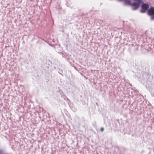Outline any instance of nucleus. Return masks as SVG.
<instances>
[{
    "label": "nucleus",
    "mask_w": 154,
    "mask_h": 154,
    "mask_svg": "<svg viewBox=\"0 0 154 154\" xmlns=\"http://www.w3.org/2000/svg\"><path fill=\"white\" fill-rule=\"evenodd\" d=\"M149 7V6L148 4L145 3H143L141 6L140 12L142 13H145L148 10Z\"/></svg>",
    "instance_id": "f257e3e1"
},
{
    "label": "nucleus",
    "mask_w": 154,
    "mask_h": 154,
    "mask_svg": "<svg viewBox=\"0 0 154 154\" xmlns=\"http://www.w3.org/2000/svg\"><path fill=\"white\" fill-rule=\"evenodd\" d=\"M147 13L148 15L151 16V20L154 19V8L151 7L147 10Z\"/></svg>",
    "instance_id": "f03ea898"
},
{
    "label": "nucleus",
    "mask_w": 154,
    "mask_h": 154,
    "mask_svg": "<svg viewBox=\"0 0 154 154\" xmlns=\"http://www.w3.org/2000/svg\"><path fill=\"white\" fill-rule=\"evenodd\" d=\"M132 9L135 10L137 9L139 7V5L137 2H134L131 4Z\"/></svg>",
    "instance_id": "7ed1b4c3"
},
{
    "label": "nucleus",
    "mask_w": 154,
    "mask_h": 154,
    "mask_svg": "<svg viewBox=\"0 0 154 154\" xmlns=\"http://www.w3.org/2000/svg\"><path fill=\"white\" fill-rule=\"evenodd\" d=\"M124 4L125 5H131V1L129 0H125Z\"/></svg>",
    "instance_id": "20e7f679"
},
{
    "label": "nucleus",
    "mask_w": 154,
    "mask_h": 154,
    "mask_svg": "<svg viewBox=\"0 0 154 154\" xmlns=\"http://www.w3.org/2000/svg\"><path fill=\"white\" fill-rule=\"evenodd\" d=\"M104 130V128L103 127H102L100 128V131H101L103 132Z\"/></svg>",
    "instance_id": "39448f33"
},
{
    "label": "nucleus",
    "mask_w": 154,
    "mask_h": 154,
    "mask_svg": "<svg viewBox=\"0 0 154 154\" xmlns=\"http://www.w3.org/2000/svg\"><path fill=\"white\" fill-rule=\"evenodd\" d=\"M2 152V150H1V151H0V152Z\"/></svg>",
    "instance_id": "423d86ee"
}]
</instances>
